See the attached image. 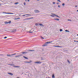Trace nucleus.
<instances>
[{
  "label": "nucleus",
  "instance_id": "nucleus-12",
  "mask_svg": "<svg viewBox=\"0 0 78 78\" xmlns=\"http://www.w3.org/2000/svg\"><path fill=\"white\" fill-rule=\"evenodd\" d=\"M23 58H24L25 59H28V58L25 56H23Z\"/></svg>",
  "mask_w": 78,
  "mask_h": 78
},
{
  "label": "nucleus",
  "instance_id": "nucleus-9",
  "mask_svg": "<svg viewBox=\"0 0 78 78\" xmlns=\"http://www.w3.org/2000/svg\"><path fill=\"white\" fill-rule=\"evenodd\" d=\"M8 74H9V75H13V74L10 73H8Z\"/></svg>",
  "mask_w": 78,
  "mask_h": 78
},
{
  "label": "nucleus",
  "instance_id": "nucleus-17",
  "mask_svg": "<svg viewBox=\"0 0 78 78\" xmlns=\"http://www.w3.org/2000/svg\"><path fill=\"white\" fill-rule=\"evenodd\" d=\"M18 3H19V2H16V3H15L14 4H15V5H17V4H18Z\"/></svg>",
  "mask_w": 78,
  "mask_h": 78
},
{
  "label": "nucleus",
  "instance_id": "nucleus-26",
  "mask_svg": "<svg viewBox=\"0 0 78 78\" xmlns=\"http://www.w3.org/2000/svg\"><path fill=\"white\" fill-rule=\"evenodd\" d=\"M14 19V20H17V18H15Z\"/></svg>",
  "mask_w": 78,
  "mask_h": 78
},
{
  "label": "nucleus",
  "instance_id": "nucleus-49",
  "mask_svg": "<svg viewBox=\"0 0 78 78\" xmlns=\"http://www.w3.org/2000/svg\"><path fill=\"white\" fill-rule=\"evenodd\" d=\"M8 65H10V66H11V64H8Z\"/></svg>",
  "mask_w": 78,
  "mask_h": 78
},
{
  "label": "nucleus",
  "instance_id": "nucleus-40",
  "mask_svg": "<svg viewBox=\"0 0 78 78\" xmlns=\"http://www.w3.org/2000/svg\"><path fill=\"white\" fill-rule=\"evenodd\" d=\"M20 19V18H17V20H18V19Z\"/></svg>",
  "mask_w": 78,
  "mask_h": 78
},
{
  "label": "nucleus",
  "instance_id": "nucleus-34",
  "mask_svg": "<svg viewBox=\"0 0 78 78\" xmlns=\"http://www.w3.org/2000/svg\"><path fill=\"white\" fill-rule=\"evenodd\" d=\"M24 5H26V4H25V2H24Z\"/></svg>",
  "mask_w": 78,
  "mask_h": 78
},
{
  "label": "nucleus",
  "instance_id": "nucleus-38",
  "mask_svg": "<svg viewBox=\"0 0 78 78\" xmlns=\"http://www.w3.org/2000/svg\"><path fill=\"white\" fill-rule=\"evenodd\" d=\"M57 1H58V2H61V1L60 0H58Z\"/></svg>",
  "mask_w": 78,
  "mask_h": 78
},
{
  "label": "nucleus",
  "instance_id": "nucleus-24",
  "mask_svg": "<svg viewBox=\"0 0 78 78\" xmlns=\"http://www.w3.org/2000/svg\"><path fill=\"white\" fill-rule=\"evenodd\" d=\"M63 30H62V29H60V31H63Z\"/></svg>",
  "mask_w": 78,
  "mask_h": 78
},
{
  "label": "nucleus",
  "instance_id": "nucleus-60",
  "mask_svg": "<svg viewBox=\"0 0 78 78\" xmlns=\"http://www.w3.org/2000/svg\"><path fill=\"white\" fill-rule=\"evenodd\" d=\"M77 36H78V34H77Z\"/></svg>",
  "mask_w": 78,
  "mask_h": 78
},
{
  "label": "nucleus",
  "instance_id": "nucleus-57",
  "mask_svg": "<svg viewBox=\"0 0 78 78\" xmlns=\"http://www.w3.org/2000/svg\"><path fill=\"white\" fill-rule=\"evenodd\" d=\"M76 42H78V41H76Z\"/></svg>",
  "mask_w": 78,
  "mask_h": 78
},
{
  "label": "nucleus",
  "instance_id": "nucleus-29",
  "mask_svg": "<svg viewBox=\"0 0 78 78\" xmlns=\"http://www.w3.org/2000/svg\"><path fill=\"white\" fill-rule=\"evenodd\" d=\"M68 21H71V20L70 19H68Z\"/></svg>",
  "mask_w": 78,
  "mask_h": 78
},
{
  "label": "nucleus",
  "instance_id": "nucleus-62",
  "mask_svg": "<svg viewBox=\"0 0 78 78\" xmlns=\"http://www.w3.org/2000/svg\"><path fill=\"white\" fill-rule=\"evenodd\" d=\"M30 61V62H31V61Z\"/></svg>",
  "mask_w": 78,
  "mask_h": 78
},
{
  "label": "nucleus",
  "instance_id": "nucleus-3",
  "mask_svg": "<svg viewBox=\"0 0 78 78\" xmlns=\"http://www.w3.org/2000/svg\"><path fill=\"white\" fill-rule=\"evenodd\" d=\"M34 11L35 13H39L40 12H39V11L37 10H35Z\"/></svg>",
  "mask_w": 78,
  "mask_h": 78
},
{
  "label": "nucleus",
  "instance_id": "nucleus-39",
  "mask_svg": "<svg viewBox=\"0 0 78 78\" xmlns=\"http://www.w3.org/2000/svg\"><path fill=\"white\" fill-rule=\"evenodd\" d=\"M53 4H55V3H55V2H53Z\"/></svg>",
  "mask_w": 78,
  "mask_h": 78
},
{
  "label": "nucleus",
  "instance_id": "nucleus-2",
  "mask_svg": "<svg viewBox=\"0 0 78 78\" xmlns=\"http://www.w3.org/2000/svg\"><path fill=\"white\" fill-rule=\"evenodd\" d=\"M3 14H14L13 13H7L6 12H3Z\"/></svg>",
  "mask_w": 78,
  "mask_h": 78
},
{
  "label": "nucleus",
  "instance_id": "nucleus-50",
  "mask_svg": "<svg viewBox=\"0 0 78 78\" xmlns=\"http://www.w3.org/2000/svg\"><path fill=\"white\" fill-rule=\"evenodd\" d=\"M26 2H27V0H25Z\"/></svg>",
  "mask_w": 78,
  "mask_h": 78
},
{
  "label": "nucleus",
  "instance_id": "nucleus-21",
  "mask_svg": "<svg viewBox=\"0 0 78 78\" xmlns=\"http://www.w3.org/2000/svg\"><path fill=\"white\" fill-rule=\"evenodd\" d=\"M5 24H8V22H5Z\"/></svg>",
  "mask_w": 78,
  "mask_h": 78
},
{
  "label": "nucleus",
  "instance_id": "nucleus-46",
  "mask_svg": "<svg viewBox=\"0 0 78 78\" xmlns=\"http://www.w3.org/2000/svg\"><path fill=\"white\" fill-rule=\"evenodd\" d=\"M47 46L46 45H45V44H44V45L43 46Z\"/></svg>",
  "mask_w": 78,
  "mask_h": 78
},
{
  "label": "nucleus",
  "instance_id": "nucleus-28",
  "mask_svg": "<svg viewBox=\"0 0 78 78\" xmlns=\"http://www.w3.org/2000/svg\"><path fill=\"white\" fill-rule=\"evenodd\" d=\"M58 47H59L60 48H62V47L59 46H58Z\"/></svg>",
  "mask_w": 78,
  "mask_h": 78
},
{
  "label": "nucleus",
  "instance_id": "nucleus-22",
  "mask_svg": "<svg viewBox=\"0 0 78 78\" xmlns=\"http://www.w3.org/2000/svg\"><path fill=\"white\" fill-rule=\"evenodd\" d=\"M53 47H58V46L54 45V46H53Z\"/></svg>",
  "mask_w": 78,
  "mask_h": 78
},
{
  "label": "nucleus",
  "instance_id": "nucleus-7",
  "mask_svg": "<svg viewBox=\"0 0 78 78\" xmlns=\"http://www.w3.org/2000/svg\"><path fill=\"white\" fill-rule=\"evenodd\" d=\"M22 54H20V55H19L18 56H15L16 58H17V57H19V56H22Z\"/></svg>",
  "mask_w": 78,
  "mask_h": 78
},
{
  "label": "nucleus",
  "instance_id": "nucleus-1",
  "mask_svg": "<svg viewBox=\"0 0 78 78\" xmlns=\"http://www.w3.org/2000/svg\"><path fill=\"white\" fill-rule=\"evenodd\" d=\"M9 55H7V56H10V57H11L12 56V55H16V54L14 53V54H10Z\"/></svg>",
  "mask_w": 78,
  "mask_h": 78
},
{
  "label": "nucleus",
  "instance_id": "nucleus-44",
  "mask_svg": "<svg viewBox=\"0 0 78 78\" xmlns=\"http://www.w3.org/2000/svg\"><path fill=\"white\" fill-rule=\"evenodd\" d=\"M10 66H13V65L12 64H11Z\"/></svg>",
  "mask_w": 78,
  "mask_h": 78
},
{
  "label": "nucleus",
  "instance_id": "nucleus-54",
  "mask_svg": "<svg viewBox=\"0 0 78 78\" xmlns=\"http://www.w3.org/2000/svg\"><path fill=\"white\" fill-rule=\"evenodd\" d=\"M37 1H39V0H37Z\"/></svg>",
  "mask_w": 78,
  "mask_h": 78
},
{
  "label": "nucleus",
  "instance_id": "nucleus-16",
  "mask_svg": "<svg viewBox=\"0 0 78 78\" xmlns=\"http://www.w3.org/2000/svg\"><path fill=\"white\" fill-rule=\"evenodd\" d=\"M65 31L66 32H69V33L70 32V31L69 30H66Z\"/></svg>",
  "mask_w": 78,
  "mask_h": 78
},
{
  "label": "nucleus",
  "instance_id": "nucleus-20",
  "mask_svg": "<svg viewBox=\"0 0 78 78\" xmlns=\"http://www.w3.org/2000/svg\"><path fill=\"white\" fill-rule=\"evenodd\" d=\"M11 23V21H10L9 22H8V23Z\"/></svg>",
  "mask_w": 78,
  "mask_h": 78
},
{
  "label": "nucleus",
  "instance_id": "nucleus-58",
  "mask_svg": "<svg viewBox=\"0 0 78 78\" xmlns=\"http://www.w3.org/2000/svg\"><path fill=\"white\" fill-rule=\"evenodd\" d=\"M45 78H47V77H46Z\"/></svg>",
  "mask_w": 78,
  "mask_h": 78
},
{
  "label": "nucleus",
  "instance_id": "nucleus-8",
  "mask_svg": "<svg viewBox=\"0 0 78 78\" xmlns=\"http://www.w3.org/2000/svg\"><path fill=\"white\" fill-rule=\"evenodd\" d=\"M52 78H55V74H52Z\"/></svg>",
  "mask_w": 78,
  "mask_h": 78
},
{
  "label": "nucleus",
  "instance_id": "nucleus-19",
  "mask_svg": "<svg viewBox=\"0 0 78 78\" xmlns=\"http://www.w3.org/2000/svg\"><path fill=\"white\" fill-rule=\"evenodd\" d=\"M21 53H22L23 54H25V53H26V52H21Z\"/></svg>",
  "mask_w": 78,
  "mask_h": 78
},
{
  "label": "nucleus",
  "instance_id": "nucleus-32",
  "mask_svg": "<svg viewBox=\"0 0 78 78\" xmlns=\"http://www.w3.org/2000/svg\"><path fill=\"white\" fill-rule=\"evenodd\" d=\"M67 61H68V62H69V63H70V61H69V60H67Z\"/></svg>",
  "mask_w": 78,
  "mask_h": 78
},
{
  "label": "nucleus",
  "instance_id": "nucleus-11",
  "mask_svg": "<svg viewBox=\"0 0 78 78\" xmlns=\"http://www.w3.org/2000/svg\"><path fill=\"white\" fill-rule=\"evenodd\" d=\"M39 25H40V26H41V27H44V25L42 24H40Z\"/></svg>",
  "mask_w": 78,
  "mask_h": 78
},
{
  "label": "nucleus",
  "instance_id": "nucleus-47",
  "mask_svg": "<svg viewBox=\"0 0 78 78\" xmlns=\"http://www.w3.org/2000/svg\"><path fill=\"white\" fill-rule=\"evenodd\" d=\"M74 42H77V41H76L74 40Z\"/></svg>",
  "mask_w": 78,
  "mask_h": 78
},
{
  "label": "nucleus",
  "instance_id": "nucleus-53",
  "mask_svg": "<svg viewBox=\"0 0 78 78\" xmlns=\"http://www.w3.org/2000/svg\"><path fill=\"white\" fill-rule=\"evenodd\" d=\"M77 12H78V10H77Z\"/></svg>",
  "mask_w": 78,
  "mask_h": 78
},
{
  "label": "nucleus",
  "instance_id": "nucleus-30",
  "mask_svg": "<svg viewBox=\"0 0 78 78\" xmlns=\"http://www.w3.org/2000/svg\"><path fill=\"white\" fill-rule=\"evenodd\" d=\"M24 62L25 63H28V62Z\"/></svg>",
  "mask_w": 78,
  "mask_h": 78
},
{
  "label": "nucleus",
  "instance_id": "nucleus-25",
  "mask_svg": "<svg viewBox=\"0 0 78 78\" xmlns=\"http://www.w3.org/2000/svg\"><path fill=\"white\" fill-rule=\"evenodd\" d=\"M64 5H65V4L64 3H62V6H64Z\"/></svg>",
  "mask_w": 78,
  "mask_h": 78
},
{
  "label": "nucleus",
  "instance_id": "nucleus-42",
  "mask_svg": "<svg viewBox=\"0 0 78 78\" xmlns=\"http://www.w3.org/2000/svg\"><path fill=\"white\" fill-rule=\"evenodd\" d=\"M75 7L76 8L77 7H78V6H77V5H76V6H75Z\"/></svg>",
  "mask_w": 78,
  "mask_h": 78
},
{
  "label": "nucleus",
  "instance_id": "nucleus-35",
  "mask_svg": "<svg viewBox=\"0 0 78 78\" xmlns=\"http://www.w3.org/2000/svg\"><path fill=\"white\" fill-rule=\"evenodd\" d=\"M56 16V17H59V16H57V15H56V16Z\"/></svg>",
  "mask_w": 78,
  "mask_h": 78
},
{
  "label": "nucleus",
  "instance_id": "nucleus-41",
  "mask_svg": "<svg viewBox=\"0 0 78 78\" xmlns=\"http://www.w3.org/2000/svg\"><path fill=\"white\" fill-rule=\"evenodd\" d=\"M58 8H59V7H60V5H58Z\"/></svg>",
  "mask_w": 78,
  "mask_h": 78
},
{
  "label": "nucleus",
  "instance_id": "nucleus-33",
  "mask_svg": "<svg viewBox=\"0 0 78 78\" xmlns=\"http://www.w3.org/2000/svg\"><path fill=\"white\" fill-rule=\"evenodd\" d=\"M29 33H33V32H32V31H30V32H29Z\"/></svg>",
  "mask_w": 78,
  "mask_h": 78
},
{
  "label": "nucleus",
  "instance_id": "nucleus-52",
  "mask_svg": "<svg viewBox=\"0 0 78 78\" xmlns=\"http://www.w3.org/2000/svg\"><path fill=\"white\" fill-rule=\"evenodd\" d=\"M28 63H30V62H28Z\"/></svg>",
  "mask_w": 78,
  "mask_h": 78
},
{
  "label": "nucleus",
  "instance_id": "nucleus-15",
  "mask_svg": "<svg viewBox=\"0 0 78 78\" xmlns=\"http://www.w3.org/2000/svg\"><path fill=\"white\" fill-rule=\"evenodd\" d=\"M54 20H59V19H56V18H55V19H54Z\"/></svg>",
  "mask_w": 78,
  "mask_h": 78
},
{
  "label": "nucleus",
  "instance_id": "nucleus-55",
  "mask_svg": "<svg viewBox=\"0 0 78 78\" xmlns=\"http://www.w3.org/2000/svg\"><path fill=\"white\" fill-rule=\"evenodd\" d=\"M19 16H21V15H19Z\"/></svg>",
  "mask_w": 78,
  "mask_h": 78
},
{
  "label": "nucleus",
  "instance_id": "nucleus-56",
  "mask_svg": "<svg viewBox=\"0 0 78 78\" xmlns=\"http://www.w3.org/2000/svg\"><path fill=\"white\" fill-rule=\"evenodd\" d=\"M48 78H50V77H48Z\"/></svg>",
  "mask_w": 78,
  "mask_h": 78
},
{
  "label": "nucleus",
  "instance_id": "nucleus-45",
  "mask_svg": "<svg viewBox=\"0 0 78 78\" xmlns=\"http://www.w3.org/2000/svg\"><path fill=\"white\" fill-rule=\"evenodd\" d=\"M57 5H59V3H57Z\"/></svg>",
  "mask_w": 78,
  "mask_h": 78
},
{
  "label": "nucleus",
  "instance_id": "nucleus-59",
  "mask_svg": "<svg viewBox=\"0 0 78 78\" xmlns=\"http://www.w3.org/2000/svg\"><path fill=\"white\" fill-rule=\"evenodd\" d=\"M0 6H1V4H0Z\"/></svg>",
  "mask_w": 78,
  "mask_h": 78
},
{
  "label": "nucleus",
  "instance_id": "nucleus-51",
  "mask_svg": "<svg viewBox=\"0 0 78 78\" xmlns=\"http://www.w3.org/2000/svg\"><path fill=\"white\" fill-rule=\"evenodd\" d=\"M51 14L52 15H53V13H51Z\"/></svg>",
  "mask_w": 78,
  "mask_h": 78
},
{
  "label": "nucleus",
  "instance_id": "nucleus-13",
  "mask_svg": "<svg viewBox=\"0 0 78 78\" xmlns=\"http://www.w3.org/2000/svg\"><path fill=\"white\" fill-rule=\"evenodd\" d=\"M35 51L34 50H28V51Z\"/></svg>",
  "mask_w": 78,
  "mask_h": 78
},
{
  "label": "nucleus",
  "instance_id": "nucleus-61",
  "mask_svg": "<svg viewBox=\"0 0 78 78\" xmlns=\"http://www.w3.org/2000/svg\"><path fill=\"white\" fill-rule=\"evenodd\" d=\"M5 17H6V16H5Z\"/></svg>",
  "mask_w": 78,
  "mask_h": 78
},
{
  "label": "nucleus",
  "instance_id": "nucleus-37",
  "mask_svg": "<svg viewBox=\"0 0 78 78\" xmlns=\"http://www.w3.org/2000/svg\"><path fill=\"white\" fill-rule=\"evenodd\" d=\"M42 58V57H41V59L42 60H44V59H43V58Z\"/></svg>",
  "mask_w": 78,
  "mask_h": 78
},
{
  "label": "nucleus",
  "instance_id": "nucleus-10",
  "mask_svg": "<svg viewBox=\"0 0 78 78\" xmlns=\"http://www.w3.org/2000/svg\"><path fill=\"white\" fill-rule=\"evenodd\" d=\"M13 67H15V68L20 67V66H13Z\"/></svg>",
  "mask_w": 78,
  "mask_h": 78
},
{
  "label": "nucleus",
  "instance_id": "nucleus-4",
  "mask_svg": "<svg viewBox=\"0 0 78 78\" xmlns=\"http://www.w3.org/2000/svg\"><path fill=\"white\" fill-rule=\"evenodd\" d=\"M33 19V18H27L25 19L24 20H29V19Z\"/></svg>",
  "mask_w": 78,
  "mask_h": 78
},
{
  "label": "nucleus",
  "instance_id": "nucleus-43",
  "mask_svg": "<svg viewBox=\"0 0 78 78\" xmlns=\"http://www.w3.org/2000/svg\"><path fill=\"white\" fill-rule=\"evenodd\" d=\"M22 16H25V15H23Z\"/></svg>",
  "mask_w": 78,
  "mask_h": 78
},
{
  "label": "nucleus",
  "instance_id": "nucleus-23",
  "mask_svg": "<svg viewBox=\"0 0 78 78\" xmlns=\"http://www.w3.org/2000/svg\"><path fill=\"white\" fill-rule=\"evenodd\" d=\"M25 15H26L27 16H31V15L27 14H25Z\"/></svg>",
  "mask_w": 78,
  "mask_h": 78
},
{
  "label": "nucleus",
  "instance_id": "nucleus-48",
  "mask_svg": "<svg viewBox=\"0 0 78 78\" xmlns=\"http://www.w3.org/2000/svg\"><path fill=\"white\" fill-rule=\"evenodd\" d=\"M29 1H30V0H27V2H29Z\"/></svg>",
  "mask_w": 78,
  "mask_h": 78
},
{
  "label": "nucleus",
  "instance_id": "nucleus-31",
  "mask_svg": "<svg viewBox=\"0 0 78 78\" xmlns=\"http://www.w3.org/2000/svg\"><path fill=\"white\" fill-rule=\"evenodd\" d=\"M6 38H7V37H4V39H6Z\"/></svg>",
  "mask_w": 78,
  "mask_h": 78
},
{
  "label": "nucleus",
  "instance_id": "nucleus-18",
  "mask_svg": "<svg viewBox=\"0 0 78 78\" xmlns=\"http://www.w3.org/2000/svg\"><path fill=\"white\" fill-rule=\"evenodd\" d=\"M35 25H36V26H37L38 25H39V24H38V23H35Z\"/></svg>",
  "mask_w": 78,
  "mask_h": 78
},
{
  "label": "nucleus",
  "instance_id": "nucleus-27",
  "mask_svg": "<svg viewBox=\"0 0 78 78\" xmlns=\"http://www.w3.org/2000/svg\"><path fill=\"white\" fill-rule=\"evenodd\" d=\"M53 16H56V15H55V14H52Z\"/></svg>",
  "mask_w": 78,
  "mask_h": 78
},
{
  "label": "nucleus",
  "instance_id": "nucleus-14",
  "mask_svg": "<svg viewBox=\"0 0 78 78\" xmlns=\"http://www.w3.org/2000/svg\"><path fill=\"white\" fill-rule=\"evenodd\" d=\"M41 38V39H44V38L42 37V36H40Z\"/></svg>",
  "mask_w": 78,
  "mask_h": 78
},
{
  "label": "nucleus",
  "instance_id": "nucleus-5",
  "mask_svg": "<svg viewBox=\"0 0 78 78\" xmlns=\"http://www.w3.org/2000/svg\"><path fill=\"white\" fill-rule=\"evenodd\" d=\"M34 63H36L37 64H41L42 63V62H34Z\"/></svg>",
  "mask_w": 78,
  "mask_h": 78
},
{
  "label": "nucleus",
  "instance_id": "nucleus-6",
  "mask_svg": "<svg viewBox=\"0 0 78 78\" xmlns=\"http://www.w3.org/2000/svg\"><path fill=\"white\" fill-rule=\"evenodd\" d=\"M52 41H47L45 42L46 44H50V43H51V42H52Z\"/></svg>",
  "mask_w": 78,
  "mask_h": 78
},
{
  "label": "nucleus",
  "instance_id": "nucleus-36",
  "mask_svg": "<svg viewBox=\"0 0 78 78\" xmlns=\"http://www.w3.org/2000/svg\"><path fill=\"white\" fill-rule=\"evenodd\" d=\"M51 17H55L54 16H53V15H51Z\"/></svg>",
  "mask_w": 78,
  "mask_h": 78
}]
</instances>
